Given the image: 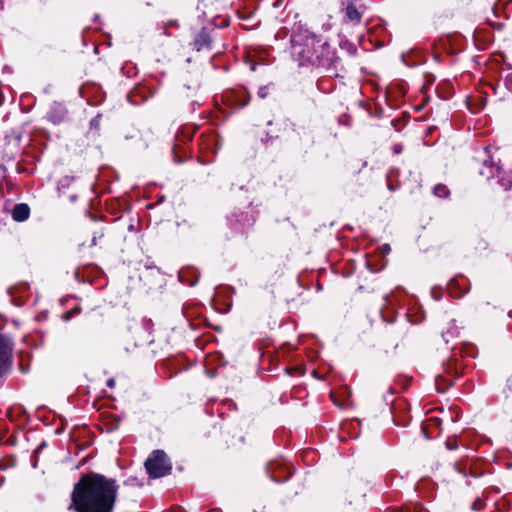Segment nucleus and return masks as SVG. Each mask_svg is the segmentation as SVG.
Segmentation results:
<instances>
[{
  "label": "nucleus",
  "mask_w": 512,
  "mask_h": 512,
  "mask_svg": "<svg viewBox=\"0 0 512 512\" xmlns=\"http://www.w3.org/2000/svg\"><path fill=\"white\" fill-rule=\"evenodd\" d=\"M318 51L316 54L317 61L314 62V66H322L326 69L337 68L339 58L336 56L334 50L331 49L327 41L321 39L320 43H317Z\"/></svg>",
  "instance_id": "4"
},
{
  "label": "nucleus",
  "mask_w": 512,
  "mask_h": 512,
  "mask_svg": "<svg viewBox=\"0 0 512 512\" xmlns=\"http://www.w3.org/2000/svg\"><path fill=\"white\" fill-rule=\"evenodd\" d=\"M346 17L351 22L358 23L361 20V13L353 5H348L346 7Z\"/></svg>",
  "instance_id": "8"
},
{
  "label": "nucleus",
  "mask_w": 512,
  "mask_h": 512,
  "mask_svg": "<svg viewBox=\"0 0 512 512\" xmlns=\"http://www.w3.org/2000/svg\"><path fill=\"white\" fill-rule=\"evenodd\" d=\"M11 352L12 346L10 341L0 335V372L7 366Z\"/></svg>",
  "instance_id": "6"
},
{
  "label": "nucleus",
  "mask_w": 512,
  "mask_h": 512,
  "mask_svg": "<svg viewBox=\"0 0 512 512\" xmlns=\"http://www.w3.org/2000/svg\"><path fill=\"white\" fill-rule=\"evenodd\" d=\"M52 120H53L54 122H58V121H60V120H61V117H59V118H57V119L52 118Z\"/></svg>",
  "instance_id": "20"
},
{
  "label": "nucleus",
  "mask_w": 512,
  "mask_h": 512,
  "mask_svg": "<svg viewBox=\"0 0 512 512\" xmlns=\"http://www.w3.org/2000/svg\"><path fill=\"white\" fill-rule=\"evenodd\" d=\"M107 385L110 387V388H113L115 386V380L114 379H109L107 381Z\"/></svg>",
  "instance_id": "17"
},
{
  "label": "nucleus",
  "mask_w": 512,
  "mask_h": 512,
  "mask_svg": "<svg viewBox=\"0 0 512 512\" xmlns=\"http://www.w3.org/2000/svg\"><path fill=\"white\" fill-rule=\"evenodd\" d=\"M195 46L197 50H201L204 47L209 46V37L206 33H200L195 39Z\"/></svg>",
  "instance_id": "9"
},
{
  "label": "nucleus",
  "mask_w": 512,
  "mask_h": 512,
  "mask_svg": "<svg viewBox=\"0 0 512 512\" xmlns=\"http://www.w3.org/2000/svg\"><path fill=\"white\" fill-rule=\"evenodd\" d=\"M321 39L306 29L294 30L291 36V54L300 66H314Z\"/></svg>",
  "instance_id": "2"
},
{
  "label": "nucleus",
  "mask_w": 512,
  "mask_h": 512,
  "mask_svg": "<svg viewBox=\"0 0 512 512\" xmlns=\"http://www.w3.org/2000/svg\"><path fill=\"white\" fill-rule=\"evenodd\" d=\"M145 467L151 477L159 478L170 472L171 463L163 451L156 450L146 460Z\"/></svg>",
  "instance_id": "3"
},
{
  "label": "nucleus",
  "mask_w": 512,
  "mask_h": 512,
  "mask_svg": "<svg viewBox=\"0 0 512 512\" xmlns=\"http://www.w3.org/2000/svg\"><path fill=\"white\" fill-rule=\"evenodd\" d=\"M119 486L112 478L97 473L83 475L74 485L69 510L113 512Z\"/></svg>",
  "instance_id": "1"
},
{
  "label": "nucleus",
  "mask_w": 512,
  "mask_h": 512,
  "mask_svg": "<svg viewBox=\"0 0 512 512\" xmlns=\"http://www.w3.org/2000/svg\"><path fill=\"white\" fill-rule=\"evenodd\" d=\"M448 334H450L453 337V336H457L458 332L454 328H449V330L447 332L443 333L445 342L449 341V339L446 337Z\"/></svg>",
  "instance_id": "13"
},
{
  "label": "nucleus",
  "mask_w": 512,
  "mask_h": 512,
  "mask_svg": "<svg viewBox=\"0 0 512 512\" xmlns=\"http://www.w3.org/2000/svg\"><path fill=\"white\" fill-rule=\"evenodd\" d=\"M447 447L449 449H454L456 447V444H450V442H447Z\"/></svg>",
  "instance_id": "18"
},
{
  "label": "nucleus",
  "mask_w": 512,
  "mask_h": 512,
  "mask_svg": "<svg viewBox=\"0 0 512 512\" xmlns=\"http://www.w3.org/2000/svg\"><path fill=\"white\" fill-rule=\"evenodd\" d=\"M247 101H244L243 103L239 104L241 107L246 106Z\"/></svg>",
  "instance_id": "21"
},
{
  "label": "nucleus",
  "mask_w": 512,
  "mask_h": 512,
  "mask_svg": "<svg viewBox=\"0 0 512 512\" xmlns=\"http://www.w3.org/2000/svg\"><path fill=\"white\" fill-rule=\"evenodd\" d=\"M391 297H392V296H386V300H387L388 302H390V301H391Z\"/></svg>",
  "instance_id": "22"
},
{
  "label": "nucleus",
  "mask_w": 512,
  "mask_h": 512,
  "mask_svg": "<svg viewBox=\"0 0 512 512\" xmlns=\"http://www.w3.org/2000/svg\"><path fill=\"white\" fill-rule=\"evenodd\" d=\"M383 250H384V252H389L390 251L389 245H384Z\"/></svg>",
  "instance_id": "19"
},
{
  "label": "nucleus",
  "mask_w": 512,
  "mask_h": 512,
  "mask_svg": "<svg viewBox=\"0 0 512 512\" xmlns=\"http://www.w3.org/2000/svg\"><path fill=\"white\" fill-rule=\"evenodd\" d=\"M30 209L27 204H17L12 211V217L15 221L22 222L28 219Z\"/></svg>",
  "instance_id": "7"
},
{
  "label": "nucleus",
  "mask_w": 512,
  "mask_h": 512,
  "mask_svg": "<svg viewBox=\"0 0 512 512\" xmlns=\"http://www.w3.org/2000/svg\"><path fill=\"white\" fill-rule=\"evenodd\" d=\"M454 285H455V282H452V283L450 284V293H451V296H452V297H454V298H460V297H461V296L466 292V290H464V291H463V292H461V293H456V292L454 291Z\"/></svg>",
  "instance_id": "11"
},
{
  "label": "nucleus",
  "mask_w": 512,
  "mask_h": 512,
  "mask_svg": "<svg viewBox=\"0 0 512 512\" xmlns=\"http://www.w3.org/2000/svg\"><path fill=\"white\" fill-rule=\"evenodd\" d=\"M480 174L481 175H485L487 178L493 177L494 176V169L489 166V172L486 173L483 170H481Z\"/></svg>",
  "instance_id": "14"
},
{
  "label": "nucleus",
  "mask_w": 512,
  "mask_h": 512,
  "mask_svg": "<svg viewBox=\"0 0 512 512\" xmlns=\"http://www.w3.org/2000/svg\"><path fill=\"white\" fill-rule=\"evenodd\" d=\"M267 473L274 482H284L291 475V468L287 463L273 461L267 466Z\"/></svg>",
  "instance_id": "5"
},
{
  "label": "nucleus",
  "mask_w": 512,
  "mask_h": 512,
  "mask_svg": "<svg viewBox=\"0 0 512 512\" xmlns=\"http://www.w3.org/2000/svg\"><path fill=\"white\" fill-rule=\"evenodd\" d=\"M433 192L437 197H446L449 195L448 188L443 184L436 185L433 189Z\"/></svg>",
  "instance_id": "10"
},
{
  "label": "nucleus",
  "mask_w": 512,
  "mask_h": 512,
  "mask_svg": "<svg viewBox=\"0 0 512 512\" xmlns=\"http://www.w3.org/2000/svg\"><path fill=\"white\" fill-rule=\"evenodd\" d=\"M481 506H482V502H481V500H479V499H478V500H476V501L473 503L472 508H473L474 510H479V509H481Z\"/></svg>",
  "instance_id": "15"
},
{
  "label": "nucleus",
  "mask_w": 512,
  "mask_h": 512,
  "mask_svg": "<svg viewBox=\"0 0 512 512\" xmlns=\"http://www.w3.org/2000/svg\"><path fill=\"white\" fill-rule=\"evenodd\" d=\"M266 94H267V90H266V88H265V87H262V88H260V89H259V91H258V95H259L261 98H264V97L266 96Z\"/></svg>",
  "instance_id": "16"
},
{
  "label": "nucleus",
  "mask_w": 512,
  "mask_h": 512,
  "mask_svg": "<svg viewBox=\"0 0 512 512\" xmlns=\"http://www.w3.org/2000/svg\"><path fill=\"white\" fill-rule=\"evenodd\" d=\"M506 88L512 92V73L508 74L505 78Z\"/></svg>",
  "instance_id": "12"
}]
</instances>
